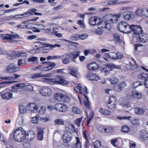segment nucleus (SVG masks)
Wrapping results in <instances>:
<instances>
[{
    "label": "nucleus",
    "mask_w": 148,
    "mask_h": 148,
    "mask_svg": "<svg viewBox=\"0 0 148 148\" xmlns=\"http://www.w3.org/2000/svg\"><path fill=\"white\" fill-rule=\"evenodd\" d=\"M44 129V128H42L40 126L37 127V138L39 140H41L43 139Z\"/></svg>",
    "instance_id": "aec40b11"
},
{
    "label": "nucleus",
    "mask_w": 148,
    "mask_h": 148,
    "mask_svg": "<svg viewBox=\"0 0 148 148\" xmlns=\"http://www.w3.org/2000/svg\"><path fill=\"white\" fill-rule=\"evenodd\" d=\"M106 21H100V19L99 21V23H98L97 25L98 27L99 28H105V27H103L104 26H105V25L106 24Z\"/></svg>",
    "instance_id": "09e8293b"
},
{
    "label": "nucleus",
    "mask_w": 148,
    "mask_h": 148,
    "mask_svg": "<svg viewBox=\"0 0 148 148\" xmlns=\"http://www.w3.org/2000/svg\"><path fill=\"white\" fill-rule=\"evenodd\" d=\"M103 132H107L108 133H111L113 132L115 130V127H113L108 126L107 127V129H104Z\"/></svg>",
    "instance_id": "79ce46f5"
},
{
    "label": "nucleus",
    "mask_w": 148,
    "mask_h": 148,
    "mask_svg": "<svg viewBox=\"0 0 148 148\" xmlns=\"http://www.w3.org/2000/svg\"><path fill=\"white\" fill-rule=\"evenodd\" d=\"M3 99L8 100L13 98L12 93L10 92H7L2 94L1 95Z\"/></svg>",
    "instance_id": "473e14b6"
},
{
    "label": "nucleus",
    "mask_w": 148,
    "mask_h": 148,
    "mask_svg": "<svg viewBox=\"0 0 148 148\" xmlns=\"http://www.w3.org/2000/svg\"><path fill=\"white\" fill-rule=\"evenodd\" d=\"M86 77L91 81H97L100 79L99 77L93 73H89L86 75Z\"/></svg>",
    "instance_id": "5701e85b"
},
{
    "label": "nucleus",
    "mask_w": 148,
    "mask_h": 148,
    "mask_svg": "<svg viewBox=\"0 0 148 148\" xmlns=\"http://www.w3.org/2000/svg\"><path fill=\"white\" fill-rule=\"evenodd\" d=\"M28 106L29 108V110L32 112L38 110V106L34 103H29L28 105Z\"/></svg>",
    "instance_id": "72a5a7b5"
},
{
    "label": "nucleus",
    "mask_w": 148,
    "mask_h": 148,
    "mask_svg": "<svg viewBox=\"0 0 148 148\" xmlns=\"http://www.w3.org/2000/svg\"><path fill=\"white\" fill-rule=\"evenodd\" d=\"M43 63L46 64V66L43 68V70L45 71L51 70L56 65L55 63L53 62H44Z\"/></svg>",
    "instance_id": "412c9836"
},
{
    "label": "nucleus",
    "mask_w": 148,
    "mask_h": 148,
    "mask_svg": "<svg viewBox=\"0 0 148 148\" xmlns=\"http://www.w3.org/2000/svg\"><path fill=\"white\" fill-rule=\"evenodd\" d=\"M58 28L56 27H53L52 28V31L51 32V34L56 35V34L58 33V32L56 31V30H58Z\"/></svg>",
    "instance_id": "338daca9"
},
{
    "label": "nucleus",
    "mask_w": 148,
    "mask_h": 148,
    "mask_svg": "<svg viewBox=\"0 0 148 148\" xmlns=\"http://www.w3.org/2000/svg\"><path fill=\"white\" fill-rule=\"evenodd\" d=\"M74 132L73 130L68 127H66L65 129L64 130V133L68 134L69 133H72V132Z\"/></svg>",
    "instance_id": "bf43d9fd"
},
{
    "label": "nucleus",
    "mask_w": 148,
    "mask_h": 148,
    "mask_svg": "<svg viewBox=\"0 0 148 148\" xmlns=\"http://www.w3.org/2000/svg\"><path fill=\"white\" fill-rule=\"evenodd\" d=\"M70 74L71 75L77 77V75L76 72L73 69L71 70Z\"/></svg>",
    "instance_id": "69168bd1"
},
{
    "label": "nucleus",
    "mask_w": 148,
    "mask_h": 148,
    "mask_svg": "<svg viewBox=\"0 0 148 148\" xmlns=\"http://www.w3.org/2000/svg\"><path fill=\"white\" fill-rule=\"evenodd\" d=\"M64 123V121L62 119H57L54 121V124L55 125H63Z\"/></svg>",
    "instance_id": "c03bdc74"
},
{
    "label": "nucleus",
    "mask_w": 148,
    "mask_h": 148,
    "mask_svg": "<svg viewBox=\"0 0 148 148\" xmlns=\"http://www.w3.org/2000/svg\"><path fill=\"white\" fill-rule=\"evenodd\" d=\"M110 81L111 84H115L117 83L118 81V80L117 78L114 77L110 79Z\"/></svg>",
    "instance_id": "6e6d98bb"
},
{
    "label": "nucleus",
    "mask_w": 148,
    "mask_h": 148,
    "mask_svg": "<svg viewBox=\"0 0 148 148\" xmlns=\"http://www.w3.org/2000/svg\"><path fill=\"white\" fill-rule=\"evenodd\" d=\"M74 90L76 92L80 94L83 96L85 95L88 94L86 87L84 86V89H83L82 85L80 84H78L76 86L74 87Z\"/></svg>",
    "instance_id": "0eeeda50"
},
{
    "label": "nucleus",
    "mask_w": 148,
    "mask_h": 148,
    "mask_svg": "<svg viewBox=\"0 0 148 148\" xmlns=\"http://www.w3.org/2000/svg\"><path fill=\"white\" fill-rule=\"evenodd\" d=\"M123 57V55H121L120 53H117L116 54V56L114 57H112L111 58L114 59H121Z\"/></svg>",
    "instance_id": "864d4df0"
},
{
    "label": "nucleus",
    "mask_w": 148,
    "mask_h": 148,
    "mask_svg": "<svg viewBox=\"0 0 148 148\" xmlns=\"http://www.w3.org/2000/svg\"><path fill=\"white\" fill-rule=\"evenodd\" d=\"M137 78L141 79L144 82V84L145 87L148 88V74L144 73L138 74L137 76Z\"/></svg>",
    "instance_id": "2eb2a0df"
},
{
    "label": "nucleus",
    "mask_w": 148,
    "mask_h": 148,
    "mask_svg": "<svg viewBox=\"0 0 148 148\" xmlns=\"http://www.w3.org/2000/svg\"><path fill=\"white\" fill-rule=\"evenodd\" d=\"M72 111L76 114H80L81 111L80 110L76 107H73L72 108Z\"/></svg>",
    "instance_id": "603ef678"
},
{
    "label": "nucleus",
    "mask_w": 148,
    "mask_h": 148,
    "mask_svg": "<svg viewBox=\"0 0 148 148\" xmlns=\"http://www.w3.org/2000/svg\"><path fill=\"white\" fill-rule=\"evenodd\" d=\"M58 80L57 81L56 79V84H67L68 83L67 81L65 80L62 76H59L57 77Z\"/></svg>",
    "instance_id": "bb28decb"
},
{
    "label": "nucleus",
    "mask_w": 148,
    "mask_h": 148,
    "mask_svg": "<svg viewBox=\"0 0 148 148\" xmlns=\"http://www.w3.org/2000/svg\"><path fill=\"white\" fill-rule=\"evenodd\" d=\"M14 77L13 76H9L3 77H0V79L8 81L3 82H2V84H10L17 82V81H16L14 80L20 77L21 75H20L14 73Z\"/></svg>",
    "instance_id": "39448f33"
},
{
    "label": "nucleus",
    "mask_w": 148,
    "mask_h": 148,
    "mask_svg": "<svg viewBox=\"0 0 148 148\" xmlns=\"http://www.w3.org/2000/svg\"><path fill=\"white\" fill-rule=\"evenodd\" d=\"M2 38L3 40H12L14 39L19 38V36L17 34L12 35L8 33L4 35L3 36H2Z\"/></svg>",
    "instance_id": "4be33fe9"
},
{
    "label": "nucleus",
    "mask_w": 148,
    "mask_h": 148,
    "mask_svg": "<svg viewBox=\"0 0 148 148\" xmlns=\"http://www.w3.org/2000/svg\"><path fill=\"white\" fill-rule=\"evenodd\" d=\"M39 117V116L38 114L36 115L35 117H32L31 119L32 123L34 124H37Z\"/></svg>",
    "instance_id": "a18cd8bd"
},
{
    "label": "nucleus",
    "mask_w": 148,
    "mask_h": 148,
    "mask_svg": "<svg viewBox=\"0 0 148 148\" xmlns=\"http://www.w3.org/2000/svg\"><path fill=\"white\" fill-rule=\"evenodd\" d=\"M120 68V67H118V66L113 64H108L106 65V67L102 69L103 71L104 72H107L110 70H112L115 68Z\"/></svg>",
    "instance_id": "b1692460"
},
{
    "label": "nucleus",
    "mask_w": 148,
    "mask_h": 148,
    "mask_svg": "<svg viewBox=\"0 0 148 148\" xmlns=\"http://www.w3.org/2000/svg\"><path fill=\"white\" fill-rule=\"evenodd\" d=\"M99 66V64L95 62L91 63L88 64L87 68L89 70H94L98 69Z\"/></svg>",
    "instance_id": "c756f323"
},
{
    "label": "nucleus",
    "mask_w": 148,
    "mask_h": 148,
    "mask_svg": "<svg viewBox=\"0 0 148 148\" xmlns=\"http://www.w3.org/2000/svg\"><path fill=\"white\" fill-rule=\"evenodd\" d=\"M20 70V68L17 67L14 63L9 64L6 67V72L8 73H12L16 72Z\"/></svg>",
    "instance_id": "ddd939ff"
},
{
    "label": "nucleus",
    "mask_w": 148,
    "mask_h": 148,
    "mask_svg": "<svg viewBox=\"0 0 148 148\" xmlns=\"http://www.w3.org/2000/svg\"><path fill=\"white\" fill-rule=\"evenodd\" d=\"M87 119L86 120V124L88 126L90 123V121L92 119L94 115V112L93 111H91L90 112H89L88 114H86Z\"/></svg>",
    "instance_id": "2f4dec72"
},
{
    "label": "nucleus",
    "mask_w": 148,
    "mask_h": 148,
    "mask_svg": "<svg viewBox=\"0 0 148 148\" xmlns=\"http://www.w3.org/2000/svg\"><path fill=\"white\" fill-rule=\"evenodd\" d=\"M139 137L140 138L144 141L148 140V133L145 130H143L140 132Z\"/></svg>",
    "instance_id": "cd10ccee"
},
{
    "label": "nucleus",
    "mask_w": 148,
    "mask_h": 148,
    "mask_svg": "<svg viewBox=\"0 0 148 148\" xmlns=\"http://www.w3.org/2000/svg\"><path fill=\"white\" fill-rule=\"evenodd\" d=\"M119 103L120 105L123 107H127L128 108L130 106V104L129 100L126 97L120 98L119 99Z\"/></svg>",
    "instance_id": "6ab92c4d"
},
{
    "label": "nucleus",
    "mask_w": 148,
    "mask_h": 148,
    "mask_svg": "<svg viewBox=\"0 0 148 148\" xmlns=\"http://www.w3.org/2000/svg\"><path fill=\"white\" fill-rule=\"evenodd\" d=\"M131 118V117L130 116H118L117 117L116 119L119 120H129L130 119V118Z\"/></svg>",
    "instance_id": "680f3d73"
},
{
    "label": "nucleus",
    "mask_w": 148,
    "mask_h": 148,
    "mask_svg": "<svg viewBox=\"0 0 148 148\" xmlns=\"http://www.w3.org/2000/svg\"><path fill=\"white\" fill-rule=\"evenodd\" d=\"M108 108L111 110H114L116 107L117 104L116 98L114 96H110L106 103Z\"/></svg>",
    "instance_id": "20e7f679"
},
{
    "label": "nucleus",
    "mask_w": 148,
    "mask_h": 148,
    "mask_svg": "<svg viewBox=\"0 0 148 148\" xmlns=\"http://www.w3.org/2000/svg\"><path fill=\"white\" fill-rule=\"evenodd\" d=\"M132 27V32L136 35H138L142 34L143 32L142 28L140 25H131Z\"/></svg>",
    "instance_id": "dca6fc26"
},
{
    "label": "nucleus",
    "mask_w": 148,
    "mask_h": 148,
    "mask_svg": "<svg viewBox=\"0 0 148 148\" xmlns=\"http://www.w3.org/2000/svg\"><path fill=\"white\" fill-rule=\"evenodd\" d=\"M134 111L136 114H137L141 115L144 113V110L142 108L138 107L135 108Z\"/></svg>",
    "instance_id": "4c0bfd02"
},
{
    "label": "nucleus",
    "mask_w": 148,
    "mask_h": 148,
    "mask_svg": "<svg viewBox=\"0 0 148 148\" xmlns=\"http://www.w3.org/2000/svg\"><path fill=\"white\" fill-rule=\"evenodd\" d=\"M73 135L72 133H64L62 136V140L65 143H68L72 139Z\"/></svg>",
    "instance_id": "a211bd4d"
},
{
    "label": "nucleus",
    "mask_w": 148,
    "mask_h": 148,
    "mask_svg": "<svg viewBox=\"0 0 148 148\" xmlns=\"http://www.w3.org/2000/svg\"><path fill=\"white\" fill-rule=\"evenodd\" d=\"M132 124L134 125H138L139 124V120L137 119H134L132 121Z\"/></svg>",
    "instance_id": "774afa93"
},
{
    "label": "nucleus",
    "mask_w": 148,
    "mask_h": 148,
    "mask_svg": "<svg viewBox=\"0 0 148 148\" xmlns=\"http://www.w3.org/2000/svg\"><path fill=\"white\" fill-rule=\"evenodd\" d=\"M24 89H26L28 91H32L33 90V87L30 85H25Z\"/></svg>",
    "instance_id": "13d9d810"
},
{
    "label": "nucleus",
    "mask_w": 148,
    "mask_h": 148,
    "mask_svg": "<svg viewBox=\"0 0 148 148\" xmlns=\"http://www.w3.org/2000/svg\"><path fill=\"white\" fill-rule=\"evenodd\" d=\"M94 148H99L101 146V142L99 140H97L93 143Z\"/></svg>",
    "instance_id": "49530a36"
},
{
    "label": "nucleus",
    "mask_w": 148,
    "mask_h": 148,
    "mask_svg": "<svg viewBox=\"0 0 148 148\" xmlns=\"http://www.w3.org/2000/svg\"><path fill=\"white\" fill-rule=\"evenodd\" d=\"M76 142L75 144V147L77 148H82V144L80 142L79 138L77 137H76Z\"/></svg>",
    "instance_id": "de8ad7c7"
},
{
    "label": "nucleus",
    "mask_w": 148,
    "mask_h": 148,
    "mask_svg": "<svg viewBox=\"0 0 148 148\" xmlns=\"http://www.w3.org/2000/svg\"><path fill=\"white\" fill-rule=\"evenodd\" d=\"M130 128L127 125H123L121 127V131L123 132L127 133L130 132Z\"/></svg>",
    "instance_id": "58836bf2"
},
{
    "label": "nucleus",
    "mask_w": 148,
    "mask_h": 148,
    "mask_svg": "<svg viewBox=\"0 0 148 148\" xmlns=\"http://www.w3.org/2000/svg\"><path fill=\"white\" fill-rule=\"evenodd\" d=\"M77 23L81 27L83 28H85V24L84 23L83 21L81 20H78L77 22Z\"/></svg>",
    "instance_id": "0e129e2a"
},
{
    "label": "nucleus",
    "mask_w": 148,
    "mask_h": 148,
    "mask_svg": "<svg viewBox=\"0 0 148 148\" xmlns=\"http://www.w3.org/2000/svg\"><path fill=\"white\" fill-rule=\"evenodd\" d=\"M132 95L136 99H140L142 97V94L136 91H133L132 92Z\"/></svg>",
    "instance_id": "ea45409f"
},
{
    "label": "nucleus",
    "mask_w": 148,
    "mask_h": 148,
    "mask_svg": "<svg viewBox=\"0 0 148 148\" xmlns=\"http://www.w3.org/2000/svg\"><path fill=\"white\" fill-rule=\"evenodd\" d=\"M131 25L124 21H122L119 23L117 26L118 30L120 32L126 34L132 32V27Z\"/></svg>",
    "instance_id": "f03ea898"
},
{
    "label": "nucleus",
    "mask_w": 148,
    "mask_h": 148,
    "mask_svg": "<svg viewBox=\"0 0 148 148\" xmlns=\"http://www.w3.org/2000/svg\"><path fill=\"white\" fill-rule=\"evenodd\" d=\"M136 41L138 42L146 43L148 41V34L142 33L136 37Z\"/></svg>",
    "instance_id": "9b49d317"
},
{
    "label": "nucleus",
    "mask_w": 148,
    "mask_h": 148,
    "mask_svg": "<svg viewBox=\"0 0 148 148\" xmlns=\"http://www.w3.org/2000/svg\"><path fill=\"white\" fill-rule=\"evenodd\" d=\"M80 53L79 51H74L70 52L69 53H65L64 56L66 57L68 56L69 58H71V60L72 62H76V59L79 56Z\"/></svg>",
    "instance_id": "9d476101"
},
{
    "label": "nucleus",
    "mask_w": 148,
    "mask_h": 148,
    "mask_svg": "<svg viewBox=\"0 0 148 148\" xmlns=\"http://www.w3.org/2000/svg\"><path fill=\"white\" fill-rule=\"evenodd\" d=\"M136 16H144L148 18V8H138L135 12Z\"/></svg>",
    "instance_id": "1a4fd4ad"
},
{
    "label": "nucleus",
    "mask_w": 148,
    "mask_h": 148,
    "mask_svg": "<svg viewBox=\"0 0 148 148\" xmlns=\"http://www.w3.org/2000/svg\"><path fill=\"white\" fill-rule=\"evenodd\" d=\"M113 38L114 40L116 43H119L121 42L120 36L117 34L115 33L114 34Z\"/></svg>",
    "instance_id": "e433bc0d"
},
{
    "label": "nucleus",
    "mask_w": 148,
    "mask_h": 148,
    "mask_svg": "<svg viewBox=\"0 0 148 148\" xmlns=\"http://www.w3.org/2000/svg\"><path fill=\"white\" fill-rule=\"evenodd\" d=\"M46 111V108L44 106H41L40 108L39 109L38 113L40 114H44Z\"/></svg>",
    "instance_id": "052dcab7"
},
{
    "label": "nucleus",
    "mask_w": 148,
    "mask_h": 148,
    "mask_svg": "<svg viewBox=\"0 0 148 148\" xmlns=\"http://www.w3.org/2000/svg\"><path fill=\"white\" fill-rule=\"evenodd\" d=\"M143 84V83L138 81H136L133 83L132 86L134 88H136L139 86L142 85Z\"/></svg>",
    "instance_id": "3c124183"
},
{
    "label": "nucleus",
    "mask_w": 148,
    "mask_h": 148,
    "mask_svg": "<svg viewBox=\"0 0 148 148\" xmlns=\"http://www.w3.org/2000/svg\"><path fill=\"white\" fill-rule=\"evenodd\" d=\"M12 133L13 134V139L16 142H22L26 138V132L21 127L13 130Z\"/></svg>",
    "instance_id": "f257e3e1"
},
{
    "label": "nucleus",
    "mask_w": 148,
    "mask_h": 148,
    "mask_svg": "<svg viewBox=\"0 0 148 148\" xmlns=\"http://www.w3.org/2000/svg\"><path fill=\"white\" fill-rule=\"evenodd\" d=\"M54 109L60 112H64L68 110V107L65 104L58 103L54 106Z\"/></svg>",
    "instance_id": "6e6552de"
},
{
    "label": "nucleus",
    "mask_w": 148,
    "mask_h": 148,
    "mask_svg": "<svg viewBox=\"0 0 148 148\" xmlns=\"http://www.w3.org/2000/svg\"><path fill=\"white\" fill-rule=\"evenodd\" d=\"M55 99L59 102L67 103L70 101V99L67 95L60 93H56L54 95Z\"/></svg>",
    "instance_id": "7ed1b4c3"
},
{
    "label": "nucleus",
    "mask_w": 148,
    "mask_h": 148,
    "mask_svg": "<svg viewBox=\"0 0 148 148\" xmlns=\"http://www.w3.org/2000/svg\"><path fill=\"white\" fill-rule=\"evenodd\" d=\"M87 131L86 130H84L83 132V136L85 140V142L84 144V146L86 148H89V140L87 135Z\"/></svg>",
    "instance_id": "c85d7f7f"
},
{
    "label": "nucleus",
    "mask_w": 148,
    "mask_h": 148,
    "mask_svg": "<svg viewBox=\"0 0 148 148\" xmlns=\"http://www.w3.org/2000/svg\"><path fill=\"white\" fill-rule=\"evenodd\" d=\"M25 84L23 83H20L15 84L12 87V89H24Z\"/></svg>",
    "instance_id": "f704fd0d"
},
{
    "label": "nucleus",
    "mask_w": 148,
    "mask_h": 148,
    "mask_svg": "<svg viewBox=\"0 0 148 148\" xmlns=\"http://www.w3.org/2000/svg\"><path fill=\"white\" fill-rule=\"evenodd\" d=\"M40 94L43 96H50L52 94L51 89L48 87H43L41 88L39 91Z\"/></svg>",
    "instance_id": "4468645a"
},
{
    "label": "nucleus",
    "mask_w": 148,
    "mask_h": 148,
    "mask_svg": "<svg viewBox=\"0 0 148 148\" xmlns=\"http://www.w3.org/2000/svg\"><path fill=\"white\" fill-rule=\"evenodd\" d=\"M84 96L86 100H83V104L86 109V114H88L89 112H90L91 111H93L91 106V103L89 101L88 97L86 95H85Z\"/></svg>",
    "instance_id": "f8f14e48"
},
{
    "label": "nucleus",
    "mask_w": 148,
    "mask_h": 148,
    "mask_svg": "<svg viewBox=\"0 0 148 148\" xmlns=\"http://www.w3.org/2000/svg\"><path fill=\"white\" fill-rule=\"evenodd\" d=\"M123 18L125 20H130L131 19L134 17L133 13L129 11L124 12L123 13Z\"/></svg>",
    "instance_id": "393cba45"
},
{
    "label": "nucleus",
    "mask_w": 148,
    "mask_h": 148,
    "mask_svg": "<svg viewBox=\"0 0 148 148\" xmlns=\"http://www.w3.org/2000/svg\"><path fill=\"white\" fill-rule=\"evenodd\" d=\"M82 119L83 117L82 116L80 118L77 119L75 121V124H76L78 127H79L80 124L81 122Z\"/></svg>",
    "instance_id": "5fc2aeb1"
},
{
    "label": "nucleus",
    "mask_w": 148,
    "mask_h": 148,
    "mask_svg": "<svg viewBox=\"0 0 148 148\" xmlns=\"http://www.w3.org/2000/svg\"><path fill=\"white\" fill-rule=\"evenodd\" d=\"M36 137V134L32 130L29 131L27 133L26 132V138L29 141H31L34 139Z\"/></svg>",
    "instance_id": "a878e982"
},
{
    "label": "nucleus",
    "mask_w": 148,
    "mask_h": 148,
    "mask_svg": "<svg viewBox=\"0 0 148 148\" xmlns=\"http://www.w3.org/2000/svg\"><path fill=\"white\" fill-rule=\"evenodd\" d=\"M130 64L129 66V69L130 70L134 71H137L138 68L140 69V67L136 64V65H134L130 63Z\"/></svg>",
    "instance_id": "37998d69"
},
{
    "label": "nucleus",
    "mask_w": 148,
    "mask_h": 148,
    "mask_svg": "<svg viewBox=\"0 0 148 148\" xmlns=\"http://www.w3.org/2000/svg\"><path fill=\"white\" fill-rule=\"evenodd\" d=\"M45 76L44 75L42 74L41 73H37L33 74L31 75V77L33 79L36 78L43 77Z\"/></svg>",
    "instance_id": "a19ab883"
},
{
    "label": "nucleus",
    "mask_w": 148,
    "mask_h": 148,
    "mask_svg": "<svg viewBox=\"0 0 148 148\" xmlns=\"http://www.w3.org/2000/svg\"><path fill=\"white\" fill-rule=\"evenodd\" d=\"M26 53L23 51L20 52L13 50L11 53L9 54V58L10 60H13L16 59L20 57L25 56Z\"/></svg>",
    "instance_id": "423d86ee"
},
{
    "label": "nucleus",
    "mask_w": 148,
    "mask_h": 148,
    "mask_svg": "<svg viewBox=\"0 0 148 148\" xmlns=\"http://www.w3.org/2000/svg\"><path fill=\"white\" fill-rule=\"evenodd\" d=\"M100 20V18H98L96 16H92L90 19L89 23L90 25L93 26L97 25Z\"/></svg>",
    "instance_id": "7c9ffc66"
},
{
    "label": "nucleus",
    "mask_w": 148,
    "mask_h": 148,
    "mask_svg": "<svg viewBox=\"0 0 148 148\" xmlns=\"http://www.w3.org/2000/svg\"><path fill=\"white\" fill-rule=\"evenodd\" d=\"M119 0H113L112 1H106L104 3V5H111L116 4L117 3V1Z\"/></svg>",
    "instance_id": "8fccbe9b"
},
{
    "label": "nucleus",
    "mask_w": 148,
    "mask_h": 148,
    "mask_svg": "<svg viewBox=\"0 0 148 148\" xmlns=\"http://www.w3.org/2000/svg\"><path fill=\"white\" fill-rule=\"evenodd\" d=\"M113 88V89L114 91L117 92L120 91L122 90L121 87H120V86H119V84L114 86Z\"/></svg>",
    "instance_id": "e2e57ef3"
},
{
    "label": "nucleus",
    "mask_w": 148,
    "mask_h": 148,
    "mask_svg": "<svg viewBox=\"0 0 148 148\" xmlns=\"http://www.w3.org/2000/svg\"><path fill=\"white\" fill-rule=\"evenodd\" d=\"M37 11V9L33 8L29 10L27 12L22 14L21 15L23 17H26L34 14L37 15H42L41 13L36 12Z\"/></svg>",
    "instance_id": "f3484780"
},
{
    "label": "nucleus",
    "mask_w": 148,
    "mask_h": 148,
    "mask_svg": "<svg viewBox=\"0 0 148 148\" xmlns=\"http://www.w3.org/2000/svg\"><path fill=\"white\" fill-rule=\"evenodd\" d=\"M99 112L101 114L105 116H110L111 115V112L109 110L104 109L102 108H100Z\"/></svg>",
    "instance_id": "c9c22d12"
},
{
    "label": "nucleus",
    "mask_w": 148,
    "mask_h": 148,
    "mask_svg": "<svg viewBox=\"0 0 148 148\" xmlns=\"http://www.w3.org/2000/svg\"><path fill=\"white\" fill-rule=\"evenodd\" d=\"M46 81L48 82L49 83L53 84H56V79L51 78H47L45 79Z\"/></svg>",
    "instance_id": "4d7b16f0"
}]
</instances>
